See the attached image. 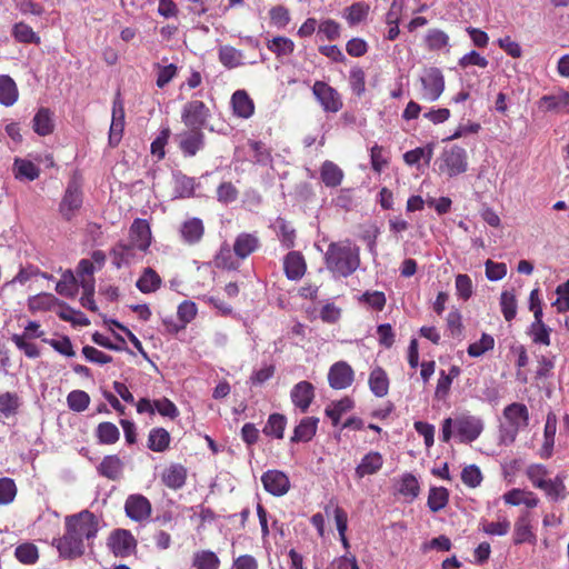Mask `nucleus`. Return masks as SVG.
<instances>
[{
  "label": "nucleus",
  "instance_id": "1",
  "mask_svg": "<svg viewBox=\"0 0 569 569\" xmlns=\"http://www.w3.org/2000/svg\"><path fill=\"white\" fill-rule=\"evenodd\" d=\"M325 260L329 271L340 277H349L360 264L359 248L349 240L332 242L328 246Z\"/></svg>",
  "mask_w": 569,
  "mask_h": 569
},
{
  "label": "nucleus",
  "instance_id": "2",
  "mask_svg": "<svg viewBox=\"0 0 569 569\" xmlns=\"http://www.w3.org/2000/svg\"><path fill=\"white\" fill-rule=\"evenodd\" d=\"M438 171L448 178L465 173L468 169V156L466 150L459 146H451L443 149L437 160Z\"/></svg>",
  "mask_w": 569,
  "mask_h": 569
},
{
  "label": "nucleus",
  "instance_id": "3",
  "mask_svg": "<svg viewBox=\"0 0 569 569\" xmlns=\"http://www.w3.org/2000/svg\"><path fill=\"white\" fill-rule=\"evenodd\" d=\"M66 529L72 531L77 537L84 540L93 539L97 536L99 521L89 510L67 516L64 519Z\"/></svg>",
  "mask_w": 569,
  "mask_h": 569
},
{
  "label": "nucleus",
  "instance_id": "4",
  "mask_svg": "<svg viewBox=\"0 0 569 569\" xmlns=\"http://www.w3.org/2000/svg\"><path fill=\"white\" fill-rule=\"evenodd\" d=\"M83 203L81 186L77 180H71L59 203V213L62 219L70 221L79 212Z\"/></svg>",
  "mask_w": 569,
  "mask_h": 569
},
{
  "label": "nucleus",
  "instance_id": "5",
  "mask_svg": "<svg viewBox=\"0 0 569 569\" xmlns=\"http://www.w3.org/2000/svg\"><path fill=\"white\" fill-rule=\"evenodd\" d=\"M421 99L427 102H433L440 98L445 91V77L440 69L431 67L425 70L420 78Z\"/></svg>",
  "mask_w": 569,
  "mask_h": 569
},
{
  "label": "nucleus",
  "instance_id": "6",
  "mask_svg": "<svg viewBox=\"0 0 569 569\" xmlns=\"http://www.w3.org/2000/svg\"><path fill=\"white\" fill-rule=\"evenodd\" d=\"M210 116V110L204 102L191 100L183 106L181 120L187 128L202 131Z\"/></svg>",
  "mask_w": 569,
  "mask_h": 569
},
{
  "label": "nucleus",
  "instance_id": "7",
  "mask_svg": "<svg viewBox=\"0 0 569 569\" xmlns=\"http://www.w3.org/2000/svg\"><path fill=\"white\" fill-rule=\"evenodd\" d=\"M312 93L326 112L337 113L343 107L341 94L325 81H316Z\"/></svg>",
  "mask_w": 569,
  "mask_h": 569
},
{
  "label": "nucleus",
  "instance_id": "8",
  "mask_svg": "<svg viewBox=\"0 0 569 569\" xmlns=\"http://www.w3.org/2000/svg\"><path fill=\"white\" fill-rule=\"evenodd\" d=\"M137 540L127 529H116L108 538L107 546L116 557L127 558L137 550Z\"/></svg>",
  "mask_w": 569,
  "mask_h": 569
},
{
  "label": "nucleus",
  "instance_id": "9",
  "mask_svg": "<svg viewBox=\"0 0 569 569\" xmlns=\"http://www.w3.org/2000/svg\"><path fill=\"white\" fill-rule=\"evenodd\" d=\"M455 428L460 442L470 443L481 435L483 422L476 416L460 415L455 419Z\"/></svg>",
  "mask_w": 569,
  "mask_h": 569
},
{
  "label": "nucleus",
  "instance_id": "10",
  "mask_svg": "<svg viewBox=\"0 0 569 569\" xmlns=\"http://www.w3.org/2000/svg\"><path fill=\"white\" fill-rule=\"evenodd\" d=\"M355 380V371L346 361L335 362L328 372V382L332 389H347Z\"/></svg>",
  "mask_w": 569,
  "mask_h": 569
},
{
  "label": "nucleus",
  "instance_id": "11",
  "mask_svg": "<svg viewBox=\"0 0 569 569\" xmlns=\"http://www.w3.org/2000/svg\"><path fill=\"white\" fill-rule=\"evenodd\" d=\"M124 511L128 518L141 522L150 517L152 507L148 498L133 493L126 499Z\"/></svg>",
  "mask_w": 569,
  "mask_h": 569
},
{
  "label": "nucleus",
  "instance_id": "12",
  "mask_svg": "<svg viewBox=\"0 0 569 569\" xmlns=\"http://www.w3.org/2000/svg\"><path fill=\"white\" fill-rule=\"evenodd\" d=\"M138 246L131 241H120L111 249L112 263L117 269L130 266L141 259Z\"/></svg>",
  "mask_w": 569,
  "mask_h": 569
},
{
  "label": "nucleus",
  "instance_id": "13",
  "mask_svg": "<svg viewBox=\"0 0 569 569\" xmlns=\"http://www.w3.org/2000/svg\"><path fill=\"white\" fill-rule=\"evenodd\" d=\"M57 549L61 557L74 559L84 553V541L77 537L72 531L66 529L61 538L54 540Z\"/></svg>",
  "mask_w": 569,
  "mask_h": 569
},
{
  "label": "nucleus",
  "instance_id": "14",
  "mask_svg": "<svg viewBox=\"0 0 569 569\" xmlns=\"http://www.w3.org/2000/svg\"><path fill=\"white\" fill-rule=\"evenodd\" d=\"M124 130V106L123 101L118 92L112 103V119L109 130V143L110 146H117Z\"/></svg>",
  "mask_w": 569,
  "mask_h": 569
},
{
  "label": "nucleus",
  "instance_id": "15",
  "mask_svg": "<svg viewBox=\"0 0 569 569\" xmlns=\"http://www.w3.org/2000/svg\"><path fill=\"white\" fill-rule=\"evenodd\" d=\"M129 241L138 246L141 253L148 251L151 244V229L147 220L140 218L133 220L129 230Z\"/></svg>",
  "mask_w": 569,
  "mask_h": 569
},
{
  "label": "nucleus",
  "instance_id": "16",
  "mask_svg": "<svg viewBox=\"0 0 569 569\" xmlns=\"http://www.w3.org/2000/svg\"><path fill=\"white\" fill-rule=\"evenodd\" d=\"M290 398L293 406L300 410V412L305 413L313 398H315V387L309 381H300L298 382L290 391Z\"/></svg>",
  "mask_w": 569,
  "mask_h": 569
},
{
  "label": "nucleus",
  "instance_id": "17",
  "mask_svg": "<svg viewBox=\"0 0 569 569\" xmlns=\"http://www.w3.org/2000/svg\"><path fill=\"white\" fill-rule=\"evenodd\" d=\"M503 417L515 432L528 427L529 411L526 405L512 402L503 409Z\"/></svg>",
  "mask_w": 569,
  "mask_h": 569
},
{
  "label": "nucleus",
  "instance_id": "18",
  "mask_svg": "<svg viewBox=\"0 0 569 569\" xmlns=\"http://www.w3.org/2000/svg\"><path fill=\"white\" fill-rule=\"evenodd\" d=\"M179 147L186 157H193L204 146V134L201 130L190 129L179 134Z\"/></svg>",
  "mask_w": 569,
  "mask_h": 569
},
{
  "label": "nucleus",
  "instance_id": "19",
  "mask_svg": "<svg viewBox=\"0 0 569 569\" xmlns=\"http://www.w3.org/2000/svg\"><path fill=\"white\" fill-rule=\"evenodd\" d=\"M383 466V457L378 451H369L366 453L359 465L355 469L356 477L362 479L380 471Z\"/></svg>",
  "mask_w": 569,
  "mask_h": 569
},
{
  "label": "nucleus",
  "instance_id": "20",
  "mask_svg": "<svg viewBox=\"0 0 569 569\" xmlns=\"http://www.w3.org/2000/svg\"><path fill=\"white\" fill-rule=\"evenodd\" d=\"M319 418L305 417L300 420L299 425L293 429L290 438L291 442H309L317 433Z\"/></svg>",
  "mask_w": 569,
  "mask_h": 569
},
{
  "label": "nucleus",
  "instance_id": "21",
  "mask_svg": "<svg viewBox=\"0 0 569 569\" xmlns=\"http://www.w3.org/2000/svg\"><path fill=\"white\" fill-rule=\"evenodd\" d=\"M233 114L238 118L248 119L254 112V103L246 90H237L231 97Z\"/></svg>",
  "mask_w": 569,
  "mask_h": 569
},
{
  "label": "nucleus",
  "instance_id": "22",
  "mask_svg": "<svg viewBox=\"0 0 569 569\" xmlns=\"http://www.w3.org/2000/svg\"><path fill=\"white\" fill-rule=\"evenodd\" d=\"M539 108L543 111H557L569 114V91L541 97Z\"/></svg>",
  "mask_w": 569,
  "mask_h": 569
},
{
  "label": "nucleus",
  "instance_id": "23",
  "mask_svg": "<svg viewBox=\"0 0 569 569\" xmlns=\"http://www.w3.org/2000/svg\"><path fill=\"white\" fill-rule=\"evenodd\" d=\"M204 233V227L202 220L199 218H190L186 220L180 228V234L187 244L198 243Z\"/></svg>",
  "mask_w": 569,
  "mask_h": 569
},
{
  "label": "nucleus",
  "instance_id": "24",
  "mask_svg": "<svg viewBox=\"0 0 569 569\" xmlns=\"http://www.w3.org/2000/svg\"><path fill=\"white\" fill-rule=\"evenodd\" d=\"M536 540V536L532 532L530 513H522L515 523L513 531V543L521 545L525 542H533Z\"/></svg>",
  "mask_w": 569,
  "mask_h": 569
},
{
  "label": "nucleus",
  "instance_id": "25",
  "mask_svg": "<svg viewBox=\"0 0 569 569\" xmlns=\"http://www.w3.org/2000/svg\"><path fill=\"white\" fill-rule=\"evenodd\" d=\"M162 482L170 489L177 490L184 486L187 479V469L179 465L173 463L169 466L161 476Z\"/></svg>",
  "mask_w": 569,
  "mask_h": 569
},
{
  "label": "nucleus",
  "instance_id": "26",
  "mask_svg": "<svg viewBox=\"0 0 569 569\" xmlns=\"http://www.w3.org/2000/svg\"><path fill=\"white\" fill-rule=\"evenodd\" d=\"M369 388L371 392L379 398L388 395L389 391V378L386 370L381 367H376L371 370L369 376Z\"/></svg>",
  "mask_w": 569,
  "mask_h": 569
},
{
  "label": "nucleus",
  "instance_id": "27",
  "mask_svg": "<svg viewBox=\"0 0 569 569\" xmlns=\"http://www.w3.org/2000/svg\"><path fill=\"white\" fill-rule=\"evenodd\" d=\"M123 471V462L117 455L106 456L98 466V472L109 480L120 479Z\"/></svg>",
  "mask_w": 569,
  "mask_h": 569
},
{
  "label": "nucleus",
  "instance_id": "28",
  "mask_svg": "<svg viewBox=\"0 0 569 569\" xmlns=\"http://www.w3.org/2000/svg\"><path fill=\"white\" fill-rule=\"evenodd\" d=\"M307 271V262L299 251L287 253V279L299 280Z\"/></svg>",
  "mask_w": 569,
  "mask_h": 569
},
{
  "label": "nucleus",
  "instance_id": "29",
  "mask_svg": "<svg viewBox=\"0 0 569 569\" xmlns=\"http://www.w3.org/2000/svg\"><path fill=\"white\" fill-rule=\"evenodd\" d=\"M461 373L460 367L453 365L450 367L448 373L443 370L440 371L439 379L437 382L435 397L439 400H443L448 397L450 388L455 378H458Z\"/></svg>",
  "mask_w": 569,
  "mask_h": 569
},
{
  "label": "nucleus",
  "instance_id": "30",
  "mask_svg": "<svg viewBox=\"0 0 569 569\" xmlns=\"http://www.w3.org/2000/svg\"><path fill=\"white\" fill-rule=\"evenodd\" d=\"M343 176V171L339 168V166L330 160H326L320 168L321 181L328 188H336L340 186Z\"/></svg>",
  "mask_w": 569,
  "mask_h": 569
},
{
  "label": "nucleus",
  "instance_id": "31",
  "mask_svg": "<svg viewBox=\"0 0 569 569\" xmlns=\"http://www.w3.org/2000/svg\"><path fill=\"white\" fill-rule=\"evenodd\" d=\"M261 481L264 489L273 496L284 495V473L278 470H268L262 477Z\"/></svg>",
  "mask_w": 569,
  "mask_h": 569
},
{
  "label": "nucleus",
  "instance_id": "32",
  "mask_svg": "<svg viewBox=\"0 0 569 569\" xmlns=\"http://www.w3.org/2000/svg\"><path fill=\"white\" fill-rule=\"evenodd\" d=\"M259 244V240L251 233H240L233 243V252L239 259H246Z\"/></svg>",
  "mask_w": 569,
  "mask_h": 569
},
{
  "label": "nucleus",
  "instance_id": "33",
  "mask_svg": "<svg viewBox=\"0 0 569 569\" xmlns=\"http://www.w3.org/2000/svg\"><path fill=\"white\" fill-rule=\"evenodd\" d=\"M171 437L164 428H152L148 436L147 447L154 452H164L170 446Z\"/></svg>",
  "mask_w": 569,
  "mask_h": 569
},
{
  "label": "nucleus",
  "instance_id": "34",
  "mask_svg": "<svg viewBox=\"0 0 569 569\" xmlns=\"http://www.w3.org/2000/svg\"><path fill=\"white\" fill-rule=\"evenodd\" d=\"M19 92L13 79L7 74L0 76V103L11 107L18 100Z\"/></svg>",
  "mask_w": 569,
  "mask_h": 569
},
{
  "label": "nucleus",
  "instance_id": "35",
  "mask_svg": "<svg viewBox=\"0 0 569 569\" xmlns=\"http://www.w3.org/2000/svg\"><path fill=\"white\" fill-rule=\"evenodd\" d=\"M355 406V402L351 398L345 397L338 401L331 402L325 409V413L328 418L331 419L332 425L337 426L346 412L350 411Z\"/></svg>",
  "mask_w": 569,
  "mask_h": 569
},
{
  "label": "nucleus",
  "instance_id": "36",
  "mask_svg": "<svg viewBox=\"0 0 569 569\" xmlns=\"http://www.w3.org/2000/svg\"><path fill=\"white\" fill-rule=\"evenodd\" d=\"M161 282L160 276L152 268H146L137 280L136 287L142 293H151L160 288Z\"/></svg>",
  "mask_w": 569,
  "mask_h": 569
},
{
  "label": "nucleus",
  "instance_id": "37",
  "mask_svg": "<svg viewBox=\"0 0 569 569\" xmlns=\"http://www.w3.org/2000/svg\"><path fill=\"white\" fill-rule=\"evenodd\" d=\"M79 286L74 273L71 270H66L56 286V291L63 297L73 298Z\"/></svg>",
  "mask_w": 569,
  "mask_h": 569
},
{
  "label": "nucleus",
  "instance_id": "38",
  "mask_svg": "<svg viewBox=\"0 0 569 569\" xmlns=\"http://www.w3.org/2000/svg\"><path fill=\"white\" fill-rule=\"evenodd\" d=\"M96 437L101 445H113L119 440L120 431L114 423L104 421L97 426Z\"/></svg>",
  "mask_w": 569,
  "mask_h": 569
},
{
  "label": "nucleus",
  "instance_id": "39",
  "mask_svg": "<svg viewBox=\"0 0 569 569\" xmlns=\"http://www.w3.org/2000/svg\"><path fill=\"white\" fill-rule=\"evenodd\" d=\"M14 177L33 181L40 174L39 168L31 161L17 158L13 163Z\"/></svg>",
  "mask_w": 569,
  "mask_h": 569
},
{
  "label": "nucleus",
  "instance_id": "40",
  "mask_svg": "<svg viewBox=\"0 0 569 569\" xmlns=\"http://www.w3.org/2000/svg\"><path fill=\"white\" fill-rule=\"evenodd\" d=\"M398 492L409 498L410 501L415 500L420 493V486L416 476L410 472L402 475L399 481Z\"/></svg>",
  "mask_w": 569,
  "mask_h": 569
},
{
  "label": "nucleus",
  "instance_id": "41",
  "mask_svg": "<svg viewBox=\"0 0 569 569\" xmlns=\"http://www.w3.org/2000/svg\"><path fill=\"white\" fill-rule=\"evenodd\" d=\"M449 501V491L445 487H432L429 490L427 505L432 512L443 509Z\"/></svg>",
  "mask_w": 569,
  "mask_h": 569
},
{
  "label": "nucleus",
  "instance_id": "42",
  "mask_svg": "<svg viewBox=\"0 0 569 569\" xmlns=\"http://www.w3.org/2000/svg\"><path fill=\"white\" fill-rule=\"evenodd\" d=\"M33 130L39 136H47L53 131L51 112L47 108H41L33 118Z\"/></svg>",
  "mask_w": 569,
  "mask_h": 569
},
{
  "label": "nucleus",
  "instance_id": "43",
  "mask_svg": "<svg viewBox=\"0 0 569 569\" xmlns=\"http://www.w3.org/2000/svg\"><path fill=\"white\" fill-rule=\"evenodd\" d=\"M174 194L177 198H190L194 194V179L181 172L174 173Z\"/></svg>",
  "mask_w": 569,
  "mask_h": 569
},
{
  "label": "nucleus",
  "instance_id": "44",
  "mask_svg": "<svg viewBox=\"0 0 569 569\" xmlns=\"http://www.w3.org/2000/svg\"><path fill=\"white\" fill-rule=\"evenodd\" d=\"M56 305L63 306L64 303L60 302L51 293H39V295H36V296L29 298V300H28V307L32 311L50 310Z\"/></svg>",
  "mask_w": 569,
  "mask_h": 569
},
{
  "label": "nucleus",
  "instance_id": "45",
  "mask_svg": "<svg viewBox=\"0 0 569 569\" xmlns=\"http://www.w3.org/2000/svg\"><path fill=\"white\" fill-rule=\"evenodd\" d=\"M284 431V417L280 413L269 416L262 432L270 438L282 439Z\"/></svg>",
  "mask_w": 569,
  "mask_h": 569
},
{
  "label": "nucleus",
  "instance_id": "46",
  "mask_svg": "<svg viewBox=\"0 0 569 569\" xmlns=\"http://www.w3.org/2000/svg\"><path fill=\"white\" fill-rule=\"evenodd\" d=\"M20 405V398L17 393L7 391L0 395V413L6 418L14 416Z\"/></svg>",
  "mask_w": 569,
  "mask_h": 569
},
{
  "label": "nucleus",
  "instance_id": "47",
  "mask_svg": "<svg viewBox=\"0 0 569 569\" xmlns=\"http://www.w3.org/2000/svg\"><path fill=\"white\" fill-rule=\"evenodd\" d=\"M501 312L506 321L510 322L517 315V299L515 290H506L500 296Z\"/></svg>",
  "mask_w": 569,
  "mask_h": 569
},
{
  "label": "nucleus",
  "instance_id": "48",
  "mask_svg": "<svg viewBox=\"0 0 569 569\" xmlns=\"http://www.w3.org/2000/svg\"><path fill=\"white\" fill-rule=\"evenodd\" d=\"M192 565L196 569H218L220 560L214 552L202 550L194 553Z\"/></svg>",
  "mask_w": 569,
  "mask_h": 569
},
{
  "label": "nucleus",
  "instance_id": "49",
  "mask_svg": "<svg viewBox=\"0 0 569 569\" xmlns=\"http://www.w3.org/2000/svg\"><path fill=\"white\" fill-rule=\"evenodd\" d=\"M495 348V339L489 333H482L481 338L469 345L467 352L472 358H478Z\"/></svg>",
  "mask_w": 569,
  "mask_h": 569
},
{
  "label": "nucleus",
  "instance_id": "50",
  "mask_svg": "<svg viewBox=\"0 0 569 569\" xmlns=\"http://www.w3.org/2000/svg\"><path fill=\"white\" fill-rule=\"evenodd\" d=\"M369 9L365 2H355L346 9L345 18L350 26H356L367 18Z\"/></svg>",
  "mask_w": 569,
  "mask_h": 569
},
{
  "label": "nucleus",
  "instance_id": "51",
  "mask_svg": "<svg viewBox=\"0 0 569 569\" xmlns=\"http://www.w3.org/2000/svg\"><path fill=\"white\" fill-rule=\"evenodd\" d=\"M12 34L17 41L22 43H40V37L30 26L23 22H18L13 26Z\"/></svg>",
  "mask_w": 569,
  "mask_h": 569
},
{
  "label": "nucleus",
  "instance_id": "52",
  "mask_svg": "<svg viewBox=\"0 0 569 569\" xmlns=\"http://www.w3.org/2000/svg\"><path fill=\"white\" fill-rule=\"evenodd\" d=\"M16 558L24 565H33L39 558L38 548L30 542L19 545L14 550Z\"/></svg>",
  "mask_w": 569,
  "mask_h": 569
},
{
  "label": "nucleus",
  "instance_id": "53",
  "mask_svg": "<svg viewBox=\"0 0 569 569\" xmlns=\"http://www.w3.org/2000/svg\"><path fill=\"white\" fill-rule=\"evenodd\" d=\"M67 403L72 411L82 412L88 408L90 397L86 391L73 390L68 395Z\"/></svg>",
  "mask_w": 569,
  "mask_h": 569
},
{
  "label": "nucleus",
  "instance_id": "54",
  "mask_svg": "<svg viewBox=\"0 0 569 569\" xmlns=\"http://www.w3.org/2000/svg\"><path fill=\"white\" fill-rule=\"evenodd\" d=\"M214 266L221 269L234 270L239 263L233 259L232 251L228 244L221 246L214 257Z\"/></svg>",
  "mask_w": 569,
  "mask_h": 569
},
{
  "label": "nucleus",
  "instance_id": "55",
  "mask_svg": "<svg viewBox=\"0 0 569 569\" xmlns=\"http://www.w3.org/2000/svg\"><path fill=\"white\" fill-rule=\"evenodd\" d=\"M349 84L357 97H361L366 91V73L362 68L353 67L349 72Z\"/></svg>",
  "mask_w": 569,
  "mask_h": 569
},
{
  "label": "nucleus",
  "instance_id": "56",
  "mask_svg": "<svg viewBox=\"0 0 569 569\" xmlns=\"http://www.w3.org/2000/svg\"><path fill=\"white\" fill-rule=\"evenodd\" d=\"M81 288L83 290V295L80 298L81 306L89 309L90 311L96 312L98 310V307L93 299L96 280L84 279L83 281H81Z\"/></svg>",
  "mask_w": 569,
  "mask_h": 569
},
{
  "label": "nucleus",
  "instance_id": "57",
  "mask_svg": "<svg viewBox=\"0 0 569 569\" xmlns=\"http://www.w3.org/2000/svg\"><path fill=\"white\" fill-rule=\"evenodd\" d=\"M449 43L448 34L439 29H430L426 36V44L429 50H440Z\"/></svg>",
  "mask_w": 569,
  "mask_h": 569
},
{
  "label": "nucleus",
  "instance_id": "58",
  "mask_svg": "<svg viewBox=\"0 0 569 569\" xmlns=\"http://www.w3.org/2000/svg\"><path fill=\"white\" fill-rule=\"evenodd\" d=\"M482 473L478 466L469 465L461 471V480L469 488H477L482 482Z\"/></svg>",
  "mask_w": 569,
  "mask_h": 569
},
{
  "label": "nucleus",
  "instance_id": "59",
  "mask_svg": "<svg viewBox=\"0 0 569 569\" xmlns=\"http://www.w3.org/2000/svg\"><path fill=\"white\" fill-rule=\"evenodd\" d=\"M242 54L233 47H222L219 51V59L227 68H236L241 64Z\"/></svg>",
  "mask_w": 569,
  "mask_h": 569
},
{
  "label": "nucleus",
  "instance_id": "60",
  "mask_svg": "<svg viewBox=\"0 0 569 569\" xmlns=\"http://www.w3.org/2000/svg\"><path fill=\"white\" fill-rule=\"evenodd\" d=\"M371 168L375 172L381 173L388 166L389 158L386 156L383 147L375 144L370 150Z\"/></svg>",
  "mask_w": 569,
  "mask_h": 569
},
{
  "label": "nucleus",
  "instance_id": "61",
  "mask_svg": "<svg viewBox=\"0 0 569 569\" xmlns=\"http://www.w3.org/2000/svg\"><path fill=\"white\" fill-rule=\"evenodd\" d=\"M360 302H363L377 311H382L387 299L382 291H366L359 298Z\"/></svg>",
  "mask_w": 569,
  "mask_h": 569
},
{
  "label": "nucleus",
  "instance_id": "62",
  "mask_svg": "<svg viewBox=\"0 0 569 569\" xmlns=\"http://www.w3.org/2000/svg\"><path fill=\"white\" fill-rule=\"evenodd\" d=\"M548 473V469L540 463L530 465L526 471L528 479L536 488H540L542 486V483L547 480L546 477Z\"/></svg>",
  "mask_w": 569,
  "mask_h": 569
},
{
  "label": "nucleus",
  "instance_id": "63",
  "mask_svg": "<svg viewBox=\"0 0 569 569\" xmlns=\"http://www.w3.org/2000/svg\"><path fill=\"white\" fill-rule=\"evenodd\" d=\"M171 131L168 127L162 128L159 136L151 143V153L161 160L164 158V147L168 143Z\"/></svg>",
  "mask_w": 569,
  "mask_h": 569
},
{
  "label": "nucleus",
  "instance_id": "64",
  "mask_svg": "<svg viewBox=\"0 0 569 569\" xmlns=\"http://www.w3.org/2000/svg\"><path fill=\"white\" fill-rule=\"evenodd\" d=\"M17 495V487L12 479L1 478L0 479V505H8L13 501Z\"/></svg>",
  "mask_w": 569,
  "mask_h": 569
}]
</instances>
